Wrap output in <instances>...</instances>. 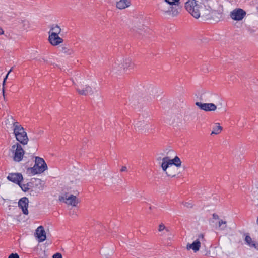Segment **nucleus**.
I'll return each instance as SVG.
<instances>
[{
	"instance_id": "5",
	"label": "nucleus",
	"mask_w": 258,
	"mask_h": 258,
	"mask_svg": "<svg viewBox=\"0 0 258 258\" xmlns=\"http://www.w3.org/2000/svg\"><path fill=\"white\" fill-rule=\"evenodd\" d=\"M151 125L149 119H141L138 121L135 125V127L136 131L141 133L148 132L151 129Z\"/></svg>"
},
{
	"instance_id": "18",
	"label": "nucleus",
	"mask_w": 258,
	"mask_h": 258,
	"mask_svg": "<svg viewBox=\"0 0 258 258\" xmlns=\"http://www.w3.org/2000/svg\"><path fill=\"white\" fill-rule=\"evenodd\" d=\"M165 172L168 176L174 177L176 175L178 172V169L177 167L174 166L173 165H170V167Z\"/></svg>"
},
{
	"instance_id": "42",
	"label": "nucleus",
	"mask_w": 258,
	"mask_h": 258,
	"mask_svg": "<svg viewBox=\"0 0 258 258\" xmlns=\"http://www.w3.org/2000/svg\"><path fill=\"white\" fill-rule=\"evenodd\" d=\"M42 61H44L45 62H47V61L45 60L44 58H42Z\"/></svg>"
},
{
	"instance_id": "25",
	"label": "nucleus",
	"mask_w": 258,
	"mask_h": 258,
	"mask_svg": "<svg viewBox=\"0 0 258 258\" xmlns=\"http://www.w3.org/2000/svg\"><path fill=\"white\" fill-rule=\"evenodd\" d=\"M33 183L31 182H28L26 184H22L21 182L20 183V185H19L22 190L26 192L30 190L32 187Z\"/></svg>"
},
{
	"instance_id": "11",
	"label": "nucleus",
	"mask_w": 258,
	"mask_h": 258,
	"mask_svg": "<svg viewBox=\"0 0 258 258\" xmlns=\"http://www.w3.org/2000/svg\"><path fill=\"white\" fill-rule=\"evenodd\" d=\"M208 14L204 15L202 14L201 17H205L206 19H213L215 21H218L222 17V13H219L216 11H213L211 12L209 10H207Z\"/></svg>"
},
{
	"instance_id": "7",
	"label": "nucleus",
	"mask_w": 258,
	"mask_h": 258,
	"mask_svg": "<svg viewBox=\"0 0 258 258\" xmlns=\"http://www.w3.org/2000/svg\"><path fill=\"white\" fill-rule=\"evenodd\" d=\"M246 12L240 8H237L230 12V16L234 20L240 21L246 16Z\"/></svg>"
},
{
	"instance_id": "26",
	"label": "nucleus",
	"mask_w": 258,
	"mask_h": 258,
	"mask_svg": "<svg viewBox=\"0 0 258 258\" xmlns=\"http://www.w3.org/2000/svg\"><path fill=\"white\" fill-rule=\"evenodd\" d=\"M164 230H165V231L168 233V235H171L170 230L163 224L161 223L159 225L158 231L159 232H163Z\"/></svg>"
},
{
	"instance_id": "30",
	"label": "nucleus",
	"mask_w": 258,
	"mask_h": 258,
	"mask_svg": "<svg viewBox=\"0 0 258 258\" xmlns=\"http://www.w3.org/2000/svg\"><path fill=\"white\" fill-rule=\"evenodd\" d=\"M22 24L23 25V28L24 30H27L29 27L30 23L27 20L22 21Z\"/></svg>"
},
{
	"instance_id": "28",
	"label": "nucleus",
	"mask_w": 258,
	"mask_h": 258,
	"mask_svg": "<svg viewBox=\"0 0 258 258\" xmlns=\"http://www.w3.org/2000/svg\"><path fill=\"white\" fill-rule=\"evenodd\" d=\"M218 124V126H215L213 128V131L211 132V135H213V134H215V135L218 134L222 131V127L221 126H220L219 124Z\"/></svg>"
},
{
	"instance_id": "27",
	"label": "nucleus",
	"mask_w": 258,
	"mask_h": 258,
	"mask_svg": "<svg viewBox=\"0 0 258 258\" xmlns=\"http://www.w3.org/2000/svg\"><path fill=\"white\" fill-rule=\"evenodd\" d=\"M60 51L61 52L67 54L68 55H71L73 52V51L72 49H69L68 47H66V46L61 47L60 49Z\"/></svg>"
},
{
	"instance_id": "8",
	"label": "nucleus",
	"mask_w": 258,
	"mask_h": 258,
	"mask_svg": "<svg viewBox=\"0 0 258 258\" xmlns=\"http://www.w3.org/2000/svg\"><path fill=\"white\" fill-rule=\"evenodd\" d=\"M180 0H165L164 2L171 7L172 16H175L179 13V10L180 9Z\"/></svg>"
},
{
	"instance_id": "16",
	"label": "nucleus",
	"mask_w": 258,
	"mask_h": 258,
	"mask_svg": "<svg viewBox=\"0 0 258 258\" xmlns=\"http://www.w3.org/2000/svg\"><path fill=\"white\" fill-rule=\"evenodd\" d=\"M200 246V241L196 240L191 244L188 243L186 246V248L188 250L191 249L195 252H196L199 250Z\"/></svg>"
},
{
	"instance_id": "39",
	"label": "nucleus",
	"mask_w": 258,
	"mask_h": 258,
	"mask_svg": "<svg viewBox=\"0 0 258 258\" xmlns=\"http://www.w3.org/2000/svg\"><path fill=\"white\" fill-rule=\"evenodd\" d=\"M127 170V168L126 166H122L120 171L121 172H124Z\"/></svg>"
},
{
	"instance_id": "17",
	"label": "nucleus",
	"mask_w": 258,
	"mask_h": 258,
	"mask_svg": "<svg viewBox=\"0 0 258 258\" xmlns=\"http://www.w3.org/2000/svg\"><path fill=\"white\" fill-rule=\"evenodd\" d=\"M159 9L164 13L172 15L171 7L164 1L161 3L159 6Z\"/></svg>"
},
{
	"instance_id": "6",
	"label": "nucleus",
	"mask_w": 258,
	"mask_h": 258,
	"mask_svg": "<svg viewBox=\"0 0 258 258\" xmlns=\"http://www.w3.org/2000/svg\"><path fill=\"white\" fill-rule=\"evenodd\" d=\"M59 200L61 202H64L73 206H76L77 204L78 203V200L75 196L69 195L67 193L62 196H59Z\"/></svg>"
},
{
	"instance_id": "10",
	"label": "nucleus",
	"mask_w": 258,
	"mask_h": 258,
	"mask_svg": "<svg viewBox=\"0 0 258 258\" xmlns=\"http://www.w3.org/2000/svg\"><path fill=\"white\" fill-rule=\"evenodd\" d=\"M201 110L205 111H213L216 110L217 106L212 103H203L200 102H196L195 103Z\"/></svg>"
},
{
	"instance_id": "35",
	"label": "nucleus",
	"mask_w": 258,
	"mask_h": 258,
	"mask_svg": "<svg viewBox=\"0 0 258 258\" xmlns=\"http://www.w3.org/2000/svg\"><path fill=\"white\" fill-rule=\"evenodd\" d=\"M8 258H19V256L17 253H11Z\"/></svg>"
},
{
	"instance_id": "24",
	"label": "nucleus",
	"mask_w": 258,
	"mask_h": 258,
	"mask_svg": "<svg viewBox=\"0 0 258 258\" xmlns=\"http://www.w3.org/2000/svg\"><path fill=\"white\" fill-rule=\"evenodd\" d=\"M170 162L172 165H174L176 167H179L181 165V162L178 156H175L173 159H170Z\"/></svg>"
},
{
	"instance_id": "38",
	"label": "nucleus",
	"mask_w": 258,
	"mask_h": 258,
	"mask_svg": "<svg viewBox=\"0 0 258 258\" xmlns=\"http://www.w3.org/2000/svg\"><path fill=\"white\" fill-rule=\"evenodd\" d=\"M13 68V67L11 68V69L8 71V72L6 76H5V78H6V79L8 78L9 75L12 71Z\"/></svg>"
},
{
	"instance_id": "14",
	"label": "nucleus",
	"mask_w": 258,
	"mask_h": 258,
	"mask_svg": "<svg viewBox=\"0 0 258 258\" xmlns=\"http://www.w3.org/2000/svg\"><path fill=\"white\" fill-rule=\"evenodd\" d=\"M48 40L50 43L53 46H56L63 42V39L58 35L49 34Z\"/></svg>"
},
{
	"instance_id": "9",
	"label": "nucleus",
	"mask_w": 258,
	"mask_h": 258,
	"mask_svg": "<svg viewBox=\"0 0 258 258\" xmlns=\"http://www.w3.org/2000/svg\"><path fill=\"white\" fill-rule=\"evenodd\" d=\"M7 179L18 185H20V183L23 180V176L20 173H10Z\"/></svg>"
},
{
	"instance_id": "12",
	"label": "nucleus",
	"mask_w": 258,
	"mask_h": 258,
	"mask_svg": "<svg viewBox=\"0 0 258 258\" xmlns=\"http://www.w3.org/2000/svg\"><path fill=\"white\" fill-rule=\"evenodd\" d=\"M117 64L115 63L114 66V70H117L118 71L121 72L120 69L123 67V69L124 71L125 72L127 69H132L134 68V64L132 62V60L130 58H125L124 60L123 63L122 64L121 67L118 66V68H119L118 69L117 68V67L116 66Z\"/></svg>"
},
{
	"instance_id": "19",
	"label": "nucleus",
	"mask_w": 258,
	"mask_h": 258,
	"mask_svg": "<svg viewBox=\"0 0 258 258\" xmlns=\"http://www.w3.org/2000/svg\"><path fill=\"white\" fill-rule=\"evenodd\" d=\"M131 4V0H120L116 3V7L119 9H125Z\"/></svg>"
},
{
	"instance_id": "41",
	"label": "nucleus",
	"mask_w": 258,
	"mask_h": 258,
	"mask_svg": "<svg viewBox=\"0 0 258 258\" xmlns=\"http://www.w3.org/2000/svg\"><path fill=\"white\" fill-rule=\"evenodd\" d=\"M163 234H166V235H167L168 236L169 235H168V233L165 231L163 232L162 235H163Z\"/></svg>"
},
{
	"instance_id": "13",
	"label": "nucleus",
	"mask_w": 258,
	"mask_h": 258,
	"mask_svg": "<svg viewBox=\"0 0 258 258\" xmlns=\"http://www.w3.org/2000/svg\"><path fill=\"white\" fill-rule=\"evenodd\" d=\"M28 203L29 200L27 197L22 198L18 202L19 207L22 209L23 214L25 215L28 214Z\"/></svg>"
},
{
	"instance_id": "4",
	"label": "nucleus",
	"mask_w": 258,
	"mask_h": 258,
	"mask_svg": "<svg viewBox=\"0 0 258 258\" xmlns=\"http://www.w3.org/2000/svg\"><path fill=\"white\" fill-rule=\"evenodd\" d=\"M11 151L13 153L14 161L20 162L22 160L25 151L19 143H16L13 145L11 147Z\"/></svg>"
},
{
	"instance_id": "37",
	"label": "nucleus",
	"mask_w": 258,
	"mask_h": 258,
	"mask_svg": "<svg viewBox=\"0 0 258 258\" xmlns=\"http://www.w3.org/2000/svg\"><path fill=\"white\" fill-rule=\"evenodd\" d=\"M212 217L213 219L215 220L219 219V216L216 213H213L212 215Z\"/></svg>"
},
{
	"instance_id": "2",
	"label": "nucleus",
	"mask_w": 258,
	"mask_h": 258,
	"mask_svg": "<svg viewBox=\"0 0 258 258\" xmlns=\"http://www.w3.org/2000/svg\"><path fill=\"white\" fill-rule=\"evenodd\" d=\"M185 8L194 17L197 19L201 15L200 8L203 9L202 6L197 4V1L196 0H188L185 3Z\"/></svg>"
},
{
	"instance_id": "3",
	"label": "nucleus",
	"mask_w": 258,
	"mask_h": 258,
	"mask_svg": "<svg viewBox=\"0 0 258 258\" xmlns=\"http://www.w3.org/2000/svg\"><path fill=\"white\" fill-rule=\"evenodd\" d=\"M35 164L33 167H30L31 173L35 175L43 173L47 169V166L44 160L39 157H35Z\"/></svg>"
},
{
	"instance_id": "29",
	"label": "nucleus",
	"mask_w": 258,
	"mask_h": 258,
	"mask_svg": "<svg viewBox=\"0 0 258 258\" xmlns=\"http://www.w3.org/2000/svg\"><path fill=\"white\" fill-rule=\"evenodd\" d=\"M218 227L221 229H225L226 227V222L222 220H220L218 223Z\"/></svg>"
},
{
	"instance_id": "23",
	"label": "nucleus",
	"mask_w": 258,
	"mask_h": 258,
	"mask_svg": "<svg viewBox=\"0 0 258 258\" xmlns=\"http://www.w3.org/2000/svg\"><path fill=\"white\" fill-rule=\"evenodd\" d=\"M61 32V29L57 25H52L49 34L58 35Z\"/></svg>"
},
{
	"instance_id": "20",
	"label": "nucleus",
	"mask_w": 258,
	"mask_h": 258,
	"mask_svg": "<svg viewBox=\"0 0 258 258\" xmlns=\"http://www.w3.org/2000/svg\"><path fill=\"white\" fill-rule=\"evenodd\" d=\"M170 165H171V162H170V159L169 157H164L162 159V162L161 164V167L162 168V170L166 172L167 169L170 167Z\"/></svg>"
},
{
	"instance_id": "31",
	"label": "nucleus",
	"mask_w": 258,
	"mask_h": 258,
	"mask_svg": "<svg viewBox=\"0 0 258 258\" xmlns=\"http://www.w3.org/2000/svg\"><path fill=\"white\" fill-rule=\"evenodd\" d=\"M196 240H198L199 241H200L201 243V242L204 241L205 240V238H204V235L203 233L200 234L198 235V238Z\"/></svg>"
},
{
	"instance_id": "34",
	"label": "nucleus",
	"mask_w": 258,
	"mask_h": 258,
	"mask_svg": "<svg viewBox=\"0 0 258 258\" xmlns=\"http://www.w3.org/2000/svg\"><path fill=\"white\" fill-rule=\"evenodd\" d=\"M52 258H62V254L60 253H56L53 255Z\"/></svg>"
},
{
	"instance_id": "15",
	"label": "nucleus",
	"mask_w": 258,
	"mask_h": 258,
	"mask_svg": "<svg viewBox=\"0 0 258 258\" xmlns=\"http://www.w3.org/2000/svg\"><path fill=\"white\" fill-rule=\"evenodd\" d=\"M36 234L39 242L44 241L46 238L45 231L42 226H39L36 230Z\"/></svg>"
},
{
	"instance_id": "32",
	"label": "nucleus",
	"mask_w": 258,
	"mask_h": 258,
	"mask_svg": "<svg viewBox=\"0 0 258 258\" xmlns=\"http://www.w3.org/2000/svg\"><path fill=\"white\" fill-rule=\"evenodd\" d=\"M136 32L139 34V35H143L145 36L146 32V30H144L142 29H138L137 30H136Z\"/></svg>"
},
{
	"instance_id": "40",
	"label": "nucleus",
	"mask_w": 258,
	"mask_h": 258,
	"mask_svg": "<svg viewBox=\"0 0 258 258\" xmlns=\"http://www.w3.org/2000/svg\"><path fill=\"white\" fill-rule=\"evenodd\" d=\"M4 33V31H3V29L0 27V35L3 34Z\"/></svg>"
},
{
	"instance_id": "36",
	"label": "nucleus",
	"mask_w": 258,
	"mask_h": 258,
	"mask_svg": "<svg viewBox=\"0 0 258 258\" xmlns=\"http://www.w3.org/2000/svg\"><path fill=\"white\" fill-rule=\"evenodd\" d=\"M183 204L185 207H186L187 208H191L192 207V203L189 202H186L184 203Z\"/></svg>"
},
{
	"instance_id": "1",
	"label": "nucleus",
	"mask_w": 258,
	"mask_h": 258,
	"mask_svg": "<svg viewBox=\"0 0 258 258\" xmlns=\"http://www.w3.org/2000/svg\"><path fill=\"white\" fill-rule=\"evenodd\" d=\"M13 131L17 140L23 145H26L29 141L24 128L18 122L13 124Z\"/></svg>"
},
{
	"instance_id": "33",
	"label": "nucleus",
	"mask_w": 258,
	"mask_h": 258,
	"mask_svg": "<svg viewBox=\"0 0 258 258\" xmlns=\"http://www.w3.org/2000/svg\"><path fill=\"white\" fill-rule=\"evenodd\" d=\"M6 78H4L3 82V84H2V86H3L2 92H3V95L4 98H5V85L6 84Z\"/></svg>"
},
{
	"instance_id": "22",
	"label": "nucleus",
	"mask_w": 258,
	"mask_h": 258,
	"mask_svg": "<svg viewBox=\"0 0 258 258\" xmlns=\"http://www.w3.org/2000/svg\"><path fill=\"white\" fill-rule=\"evenodd\" d=\"M245 241L247 244L250 247H254L258 250V244L255 243L254 241H252V238L249 235H246L245 236Z\"/></svg>"
},
{
	"instance_id": "21",
	"label": "nucleus",
	"mask_w": 258,
	"mask_h": 258,
	"mask_svg": "<svg viewBox=\"0 0 258 258\" xmlns=\"http://www.w3.org/2000/svg\"><path fill=\"white\" fill-rule=\"evenodd\" d=\"M76 90L79 94L82 95H87L89 93H92V89L89 86H86L85 88L83 89H80L77 88Z\"/></svg>"
}]
</instances>
